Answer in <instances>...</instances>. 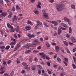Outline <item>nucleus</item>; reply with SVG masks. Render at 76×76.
<instances>
[{"mask_svg": "<svg viewBox=\"0 0 76 76\" xmlns=\"http://www.w3.org/2000/svg\"><path fill=\"white\" fill-rule=\"evenodd\" d=\"M64 8V6L62 4L57 5L56 8L57 11H61Z\"/></svg>", "mask_w": 76, "mask_h": 76, "instance_id": "nucleus-1", "label": "nucleus"}, {"mask_svg": "<svg viewBox=\"0 0 76 76\" xmlns=\"http://www.w3.org/2000/svg\"><path fill=\"white\" fill-rule=\"evenodd\" d=\"M39 55H40V56H42V58H44V59H45V58H46L47 60H50V57L48 56H47L46 57V55L44 53H39Z\"/></svg>", "mask_w": 76, "mask_h": 76, "instance_id": "nucleus-2", "label": "nucleus"}, {"mask_svg": "<svg viewBox=\"0 0 76 76\" xmlns=\"http://www.w3.org/2000/svg\"><path fill=\"white\" fill-rule=\"evenodd\" d=\"M46 21L47 22H50V23H53V24H54L55 25H58V23L57 22H56V21H48L47 20H46Z\"/></svg>", "mask_w": 76, "mask_h": 76, "instance_id": "nucleus-3", "label": "nucleus"}, {"mask_svg": "<svg viewBox=\"0 0 76 76\" xmlns=\"http://www.w3.org/2000/svg\"><path fill=\"white\" fill-rule=\"evenodd\" d=\"M22 65L25 66L24 68L25 69H28V65L25 62H23L22 63Z\"/></svg>", "mask_w": 76, "mask_h": 76, "instance_id": "nucleus-4", "label": "nucleus"}, {"mask_svg": "<svg viewBox=\"0 0 76 76\" xmlns=\"http://www.w3.org/2000/svg\"><path fill=\"white\" fill-rule=\"evenodd\" d=\"M43 16L46 19H48V13L46 12L43 13Z\"/></svg>", "mask_w": 76, "mask_h": 76, "instance_id": "nucleus-5", "label": "nucleus"}, {"mask_svg": "<svg viewBox=\"0 0 76 76\" xmlns=\"http://www.w3.org/2000/svg\"><path fill=\"white\" fill-rule=\"evenodd\" d=\"M12 22H15V20L16 21V20H17V18L16 17V15H15L14 17L12 18Z\"/></svg>", "mask_w": 76, "mask_h": 76, "instance_id": "nucleus-6", "label": "nucleus"}, {"mask_svg": "<svg viewBox=\"0 0 76 76\" xmlns=\"http://www.w3.org/2000/svg\"><path fill=\"white\" fill-rule=\"evenodd\" d=\"M7 15V13L6 12H3L1 14V17L2 16H3L4 18Z\"/></svg>", "mask_w": 76, "mask_h": 76, "instance_id": "nucleus-7", "label": "nucleus"}, {"mask_svg": "<svg viewBox=\"0 0 76 76\" xmlns=\"http://www.w3.org/2000/svg\"><path fill=\"white\" fill-rule=\"evenodd\" d=\"M26 46H28V47H26V48H28V49H29V47L31 46V45L30 44H28L27 43L25 45H24V47H26Z\"/></svg>", "mask_w": 76, "mask_h": 76, "instance_id": "nucleus-8", "label": "nucleus"}, {"mask_svg": "<svg viewBox=\"0 0 76 76\" xmlns=\"http://www.w3.org/2000/svg\"><path fill=\"white\" fill-rule=\"evenodd\" d=\"M7 26L8 28H11V29H12L13 28V27L12 26H11L10 24L8 23L7 24Z\"/></svg>", "mask_w": 76, "mask_h": 76, "instance_id": "nucleus-9", "label": "nucleus"}, {"mask_svg": "<svg viewBox=\"0 0 76 76\" xmlns=\"http://www.w3.org/2000/svg\"><path fill=\"white\" fill-rule=\"evenodd\" d=\"M27 36L29 38H33V37H35V35L34 34L31 35L30 34H28Z\"/></svg>", "mask_w": 76, "mask_h": 76, "instance_id": "nucleus-10", "label": "nucleus"}, {"mask_svg": "<svg viewBox=\"0 0 76 76\" xmlns=\"http://www.w3.org/2000/svg\"><path fill=\"white\" fill-rule=\"evenodd\" d=\"M26 30H30L31 29V26H27L25 27Z\"/></svg>", "mask_w": 76, "mask_h": 76, "instance_id": "nucleus-11", "label": "nucleus"}, {"mask_svg": "<svg viewBox=\"0 0 76 76\" xmlns=\"http://www.w3.org/2000/svg\"><path fill=\"white\" fill-rule=\"evenodd\" d=\"M64 20L65 21V22H69V21H70V20L67 17H64Z\"/></svg>", "mask_w": 76, "mask_h": 76, "instance_id": "nucleus-12", "label": "nucleus"}, {"mask_svg": "<svg viewBox=\"0 0 76 76\" xmlns=\"http://www.w3.org/2000/svg\"><path fill=\"white\" fill-rule=\"evenodd\" d=\"M72 41L73 43H75V42H76V39H75L74 37H72Z\"/></svg>", "mask_w": 76, "mask_h": 76, "instance_id": "nucleus-13", "label": "nucleus"}, {"mask_svg": "<svg viewBox=\"0 0 76 76\" xmlns=\"http://www.w3.org/2000/svg\"><path fill=\"white\" fill-rule=\"evenodd\" d=\"M33 12L36 15H39V12L37 10H35L33 11Z\"/></svg>", "mask_w": 76, "mask_h": 76, "instance_id": "nucleus-14", "label": "nucleus"}, {"mask_svg": "<svg viewBox=\"0 0 76 76\" xmlns=\"http://www.w3.org/2000/svg\"><path fill=\"white\" fill-rule=\"evenodd\" d=\"M15 31L16 32H19V26H17V28L15 29Z\"/></svg>", "mask_w": 76, "mask_h": 76, "instance_id": "nucleus-15", "label": "nucleus"}, {"mask_svg": "<svg viewBox=\"0 0 76 76\" xmlns=\"http://www.w3.org/2000/svg\"><path fill=\"white\" fill-rule=\"evenodd\" d=\"M61 25H62V26H64V27H65V28H68V26H67V25H66V24L65 23H61Z\"/></svg>", "mask_w": 76, "mask_h": 76, "instance_id": "nucleus-16", "label": "nucleus"}, {"mask_svg": "<svg viewBox=\"0 0 76 76\" xmlns=\"http://www.w3.org/2000/svg\"><path fill=\"white\" fill-rule=\"evenodd\" d=\"M41 3L40 2H39L38 3V4L37 6V7L38 8H41Z\"/></svg>", "mask_w": 76, "mask_h": 76, "instance_id": "nucleus-17", "label": "nucleus"}, {"mask_svg": "<svg viewBox=\"0 0 76 76\" xmlns=\"http://www.w3.org/2000/svg\"><path fill=\"white\" fill-rule=\"evenodd\" d=\"M61 32H62V30L60 29H59L58 31V34L60 35V34L61 33Z\"/></svg>", "mask_w": 76, "mask_h": 76, "instance_id": "nucleus-18", "label": "nucleus"}, {"mask_svg": "<svg viewBox=\"0 0 76 76\" xmlns=\"http://www.w3.org/2000/svg\"><path fill=\"white\" fill-rule=\"evenodd\" d=\"M33 43L35 44H39V42H38V40L37 39H36L33 42Z\"/></svg>", "mask_w": 76, "mask_h": 76, "instance_id": "nucleus-19", "label": "nucleus"}, {"mask_svg": "<svg viewBox=\"0 0 76 76\" xmlns=\"http://www.w3.org/2000/svg\"><path fill=\"white\" fill-rule=\"evenodd\" d=\"M36 22L37 23H38L37 25H42V23H41V22H40V21H39V20H37L36 21Z\"/></svg>", "mask_w": 76, "mask_h": 76, "instance_id": "nucleus-20", "label": "nucleus"}, {"mask_svg": "<svg viewBox=\"0 0 76 76\" xmlns=\"http://www.w3.org/2000/svg\"><path fill=\"white\" fill-rule=\"evenodd\" d=\"M55 49L56 51L58 52L59 51V47L58 46H56L55 47Z\"/></svg>", "mask_w": 76, "mask_h": 76, "instance_id": "nucleus-21", "label": "nucleus"}, {"mask_svg": "<svg viewBox=\"0 0 76 76\" xmlns=\"http://www.w3.org/2000/svg\"><path fill=\"white\" fill-rule=\"evenodd\" d=\"M45 45L46 47H47L48 48L50 47H51V46H50V45L49 44V43H48V42H46L45 43Z\"/></svg>", "mask_w": 76, "mask_h": 76, "instance_id": "nucleus-22", "label": "nucleus"}, {"mask_svg": "<svg viewBox=\"0 0 76 76\" xmlns=\"http://www.w3.org/2000/svg\"><path fill=\"white\" fill-rule=\"evenodd\" d=\"M71 7L73 9H75L76 8V7H75V5L72 4L71 6Z\"/></svg>", "mask_w": 76, "mask_h": 76, "instance_id": "nucleus-23", "label": "nucleus"}, {"mask_svg": "<svg viewBox=\"0 0 76 76\" xmlns=\"http://www.w3.org/2000/svg\"><path fill=\"white\" fill-rule=\"evenodd\" d=\"M66 72H61L60 74L61 76H64L65 75Z\"/></svg>", "mask_w": 76, "mask_h": 76, "instance_id": "nucleus-24", "label": "nucleus"}, {"mask_svg": "<svg viewBox=\"0 0 76 76\" xmlns=\"http://www.w3.org/2000/svg\"><path fill=\"white\" fill-rule=\"evenodd\" d=\"M28 24H29L31 25H32V22L30 20H28L27 22Z\"/></svg>", "mask_w": 76, "mask_h": 76, "instance_id": "nucleus-25", "label": "nucleus"}, {"mask_svg": "<svg viewBox=\"0 0 76 76\" xmlns=\"http://www.w3.org/2000/svg\"><path fill=\"white\" fill-rule=\"evenodd\" d=\"M15 44L16 42H11L10 44V45H15Z\"/></svg>", "mask_w": 76, "mask_h": 76, "instance_id": "nucleus-26", "label": "nucleus"}, {"mask_svg": "<svg viewBox=\"0 0 76 76\" xmlns=\"http://www.w3.org/2000/svg\"><path fill=\"white\" fill-rule=\"evenodd\" d=\"M63 42L64 44H65V45H66V46H68V43H67V42L66 41H63Z\"/></svg>", "mask_w": 76, "mask_h": 76, "instance_id": "nucleus-27", "label": "nucleus"}, {"mask_svg": "<svg viewBox=\"0 0 76 76\" xmlns=\"http://www.w3.org/2000/svg\"><path fill=\"white\" fill-rule=\"evenodd\" d=\"M11 41H14V42H16V39H13L12 37H11Z\"/></svg>", "mask_w": 76, "mask_h": 76, "instance_id": "nucleus-28", "label": "nucleus"}, {"mask_svg": "<svg viewBox=\"0 0 76 76\" xmlns=\"http://www.w3.org/2000/svg\"><path fill=\"white\" fill-rule=\"evenodd\" d=\"M31 50H28L27 51H26L25 52V54H27V53H31Z\"/></svg>", "mask_w": 76, "mask_h": 76, "instance_id": "nucleus-29", "label": "nucleus"}, {"mask_svg": "<svg viewBox=\"0 0 76 76\" xmlns=\"http://www.w3.org/2000/svg\"><path fill=\"white\" fill-rule=\"evenodd\" d=\"M9 48H10V46L7 45L6 46L5 49V50H9Z\"/></svg>", "mask_w": 76, "mask_h": 76, "instance_id": "nucleus-30", "label": "nucleus"}, {"mask_svg": "<svg viewBox=\"0 0 76 76\" xmlns=\"http://www.w3.org/2000/svg\"><path fill=\"white\" fill-rule=\"evenodd\" d=\"M20 59L19 58H18L17 60V64H19L20 63Z\"/></svg>", "mask_w": 76, "mask_h": 76, "instance_id": "nucleus-31", "label": "nucleus"}, {"mask_svg": "<svg viewBox=\"0 0 76 76\" xmlns=\"http://www.w3.org/2000/svg\"><path fill=\"white\" fill-rule=\"evenodd\" d=\"M72 28L71 27H69V32L70 34H71L72 33Z\"/></svg>", "mask_w": 76, "mask_h": 76, "instance_id": "nucleus-32", "label": "nucleus"}, {"mask_svg": "<svg viewBox=\"0 0 76 76\" xmlns=\"http://www.w3.org/2000/svg\"><path fill=\"white\" fill-rule=\"evenodd\" d=\"M59 28L60 29H62V30H63V31H64L66 30V28H63V27H61V26L59 27Z\"/></svg>", "mask_w": 76, "mask_h": 76, "instance_id": "nucleus-33", "label": "nucleus"}, {"mask_svg": "<svg viewBox=\"0 0 76 76\" xmlns=\"http://www.w3.org/2000/svg\"><path fill=\"white\" fill-rule=\"evenodd\" d=\"M39 26V24H37L36 26H35V29H37L38 28V27Z\"/></svg>", "mask_w": 76, "mask_h": 76, "instance_id": "nucleus-34", "label": "nucleus"}, {"mask_svg": "<svg viewBox=\"0 0 76 76\" xmlns=\"http://www.w3.org/2000/svg\"><path fill=\"white\" fill-rule=\"evenodd\" d=\"M33 44H31V46L32 47H35L36 45H37V44L36 43H34L33 42Z\"/></svg>", "mask_w": 76, "mask_h": 76, "instance_id": "nucleus-35", "label": "nucleus"}, {"mask_svg": "<svg viewBox=\"0 0 76 76\" xmlns=\"http://www.w3.org/2000/svg\"><path fill=\"white\" fill-rule=\"evenodd\" d=\"M7 5L8 6H10V4H11V3H10V2L9 1H7Z\"/></svg>", "mask_w": 76, "mask_h": 76, "instance_id": "nucleus-36", "label": "nucleus"}, {"mask_svg": "<svg viewBox=\"0 0 76 76\" xmlns=\"http://www.w3.org/2000/svg\"><path fill=\"white\" fill-rule=\"evenodd\" d=\"M41 69H39L38 71V74H39V75H41Z\"/></svg>", "mask_w": 76, "mask_h": 76, "instance_id": "nucleus-37", "label": "nucleus"}, {"mask_svg": "<svg viewBox=\"0 0 76 76\" xmlns=\"http://www.w3.org/2000/svg\"><path fill=\"white\" fill-rule=\"evenodd\" d=\"M66 50L67 53H70V51H69V49H68V48H66Z\"/></svg>", "mask_w": 76, "mask_h": 76, "instance_id": "nucleus-38", "label": "nucleus"}, {"mask_svg": "<svg viewBox=\"0 0 76 76\" xmlns=\"http://www.w3.org/2000/svg\"><path fill=\"white\" fill-rule=\"evenodd\" d=\"M36 69V66H35L34 67V66H32V70H35Z\"/></svg>", "mask_w": 76, "mask_h": 76, "instance_id": "nucleus-39", "label": "nucleus"}, {"mask_svg": "<svg viewBox=\"0 0 76 76\" xmlns=\"http://www.w3.org/2000/svg\"><path fill=\"white\" fill-rule=\"evenodd\" d=\"M57 60L59 63L61 62V59L60 58H57Z\"/></svg>", "mask_w": 76, "mask_h": 76, "instance_id": "nucleus-40", "label": "nucleus"}, {"mask_svg": "<svg viewBox=\"0 0 76 76\" xmlns=\"http://www.w3.org/2000/svg\"><path fill=\"white\" fill-rule=\"evenodd\" d=\"M37 67H39V68L40 69H39L41 70V69H42V66H41L40 65H37Z\"/></svg>", "mask_w": 76, "mask_h": 76, "instance_id": "nucleus-41", "label": "nucleus"}, {"mask_svg": "<svg viewBox=\"0 0 76 76\" xmlns=\"http://www.w3.org/2000/svg\"><path fill=\"white\" fill-rule=\"evenodd\" d=\"M64 60L66 63H68L69 61H68V59L67 58H64Z\"/></svg>", "mask_w": 76, "mask_h": 76, "instance_id": "nucleus-42", "label": "nucleus"}, {"mask_svg": "<svg viewBox=\"0 0 76 76\" xmlns=\"http://www.w3.org/2000/svg\"><path fill=\"white\" fill-rule=\"evenodd\" d=\"M44 25L46 26V27H48V25L47 24L45 23L44 22L43 23Z\"/></svg>", "mask_w": 76, "mask_h": 76, "instance_id": "nucleus-43", "label": "nucleus"}, {"mask_svg": "<svg viewBox=\"0 0 76 76\" xmlns=\"http://www.w3.org/2000/svg\"><path fill=\"white\" fill-rule=\"evenodd\" d=\"M4 69H5V68H4L3 66H1L0 69V70L1 71H2Z\"/></svg>", "mask_w": 76, "mask_h": 76, "instance_id": "nucleus-44", "label": "nucleus"}, {"mask_svg": "<svg viewBox=\"0 0 76 76\" xmlns=\"http://www.w3.org/2000/svg\"><path fill=\"white\" fill-rule=\"evenodd\" d=\"M40 41H41V42H43V41H44L43 38H42V37H41L40 38Z\"/></svg>", "mask_w": 76, "mask_h": 76, "instance_id": "nucleus-45", "label": "nucleus"}, {"mask_svg": "<svg viewBox=\"0 0 76 76\" xmlns=\"http://www.w3.org/2000/svg\"><path fill=\"white\" fill-rule=\"evenodd\" d=\"M20 43H19L18 44L16 47H17V48H19L20 47Z\"/></svg>", "mask_w": 76, "mask_h": 76, "instance_id": "nucleus-46", "label": "nucleus"}, {"mask_svg": "<svg viewBox=\"0 0 76 76\" xmlns=\"http://www.w3.org/2000/svg\"><path fill=\"white\" fill-rule=\"evenodd\" d=\"M16 9L19 10V9H20V7H19V6L17 5L16 6Z\"/></svg>", "mask_w": 76, "mask_h": 76, "instance_id": "nucleus-47", "label": "nucleus"}, {"mask_svg": "<svg viewBox=\"0 0 76 76\" xmlns=\"http://www.w3.org/2000/svg\"><path fill=\"white\" fill-rule=\"evenodd\" d=\"M4 48H5V46H0V49H4Z\"/></svg>", "mask_w": 76, "mask_h": 76, "instance_id": "nucleus-48", "label": "nucleus"}, {"mask_svg": "<svg viewBox=\"0 0 76 76\" xmlns=\"http://www.w3.org/2000/svg\"><path fill=\"white\" fill-rule=\"evenodd\" d=\"M18 49L19 48H18V47H16L14 49V51H17V50H18Z\"/></svg>", "mask_w": 76, "mask_h": 76, "instance_id": "nucleus-49", "label": "nucleus"}, {"mask_svg": "<svg viewBox=\"0 0 76 76\" xmlns=\"http://www.w3.org/2000/svg\"><path fill=\"white\" fill-rule=\"evenodd\" d=\"M72 66L73 68L74 69H75L76 68V66H75V64H72Z\"/></svg>", "mask_w": 76, "mask_h": 76, "instance_id": "nucleus-50", "label": "nucleus"}, {"mask_svg": "<svg viewBox=\"0 0 76 76\" xmlns=\"http://www.w3.org/2000/svg\"><path fill=\"white\" fill-rule=\"evenodd\" d=\"M12 12H15V8L14 7H12Z\"/></svg>", "mask_w": 76, "mask_h": 76, "instance_id": "nucleus-51", "label": "nucleus"}, {"mask_svg": "<svg viewBox=\"0 0 76 76\" xmlns=\"http://www.w3.org/2000/svg\"><path fill=\"white\" fill-rule=\"evenodd\" d=\"M12 13H11L10 14V15H9L8 17L9 18H11L12 17Z\"/></svg>", "mask_w": 76, "mask_h": 76, "instance_id": "nucleus-52", "label": "nucleus"}, {"mask_svg": "<svg viewBox=\"0 0 76 76\" xmlns=\"http://www.w3.org/2000/svg\"><path fill=\"white\" fill-rule=\"evenodd\" d=\"M76 51V48H74L73 50H72L73 52H75Z\"/></svg>", "mask_w": 76, "mask_h": 76, "instance_id": "nucleus-53", "label": "nucleus"}, {"mask_svg": "<svg viewBox=\"0 0 76 76\" xmlns=\"http://www.w3.org/2000/svg\"><path fill=\"white\" fill-rule=\"evenodd\" d=\"M11 60H9L7 62L8 64H10V63H11Z\"/></svg>", "mask_w": 76, "mask_h": 76, "instance_id": "nucleus-54", "label": "nucleus"}, {"mask_svg": "<svg viewBox=\"0 0 76 76\" xmlns=\"http://www.w3.org/2000/svg\"><path fill=\"white\" fill-rule=\"evenodd\" d=\"M3 64L4 65H5L6 64V62L4 60L3 62Z\"/></svg>", "mask_w": 76, "mask_h": 76, "instance_id": "nucleus-55", "label": "nucleus"}, {"mask_svg": "<svg viewBox=\"0 0 76 76\" xmlns=\"http://www.w3.org/2000/svg\"><path fill=\"white\" fill-rule=\"evenodd\" d=\"M68 24L69 25H72V23H71V22L70 21H69L67 22Z\"/></svg>", "mask_w": 76, "mask_h": 76, "instance_id": "nucleus-56", "label": "nucleus"}, {"mask_svg": "<svg viewBox=\"0 0 76 76\" xmlns=\"http://www.w3.org/2000/svg\"><path fill=\"white\" fill-rule=\"evenodd\" d=\"M47 70H48V73H49V75H50V74H51V71H50L49 70V69H48Z\"/></svg>", "mask_w": 76, "mask_h": 76, "instance_id": "nucleus-57", "label": "nucleus"}, {"mask_svg": "<svg viewBox=\"0 0 76 76\" xmlns=\"http://www.w3.org/2000/svg\"><path fill=\"white\" fill-rule=\"evenodd\" d=\"M47 64L48 66H50V63L48 62H47Z\"/></svg>", "mask_w": 76, "mask_h": 76, "instance_id": "nucleus-58", "label": "nucleus"}, {"mask_svg": "<svg viewBox=\"0 0 76 76\" xmlns=\"http://www.w3.org/2000/svg\"><path fill=\"white\" fill-rule=\"evenodd\" d=\"M66 37L69 38L70 37V35L69 34H67L66 35Z\"/></svg>", "mask_w": 76, "mask_h": 76, "instance_id": "nucleus-59", "label": "nucleus"}, {"mask_svg": "<svg viewBox=\"0 0 76 76\" xmlns=\"http://www.w3.org/2000/svg\"><path fill=\"white\" fill-rule=\"evenodd\" d=\"M63 63H64V64H65V66H67V63H66V62L64 61H63Z\"/></svg>", "mask_w": 76, "mask_h": 76, "instance_id": "nucleus-60", "label": "nucleus"}, {"mask_svg": "<svg viewBox=\"0 0 76 76\" xmlns=\"http://www.w3.org/2000/svg\"><path fill=\"white\" fill-rule=\"evenodd\" d=\"M25 73V70H23L21 71V73H22V74H24V73Z\"/></svg>", "mask_w": 76, "mask_h": 76, "instance_id": "nucleus-61", "label": "nucleus"}, {"mask_svg": "<svg viewBox=\"0 0 76 76\" xmlns=\"http://www.w3.org/2000/svg\"><path fill=\"white\" fill-rule=\"evenodd\" d=\"M35 1V0H31L30 1L31 3H34Z\"/></svg>", "mask_w": 76, "mask_h": 76, "instance_id": "nucleus-62", "label": "nucleus"}, {"mask_svg": "<svg viewBox=\"0 0 76 76\" xmlns=\"http://www.w3.org/2000/svg\"><path fill=\"white\" fill-rule=\"evenodd\" d=\"M4 72H5V71H1L0 72V74H3Z\"/></svg>", "mask_w": 76, "mask_h": 76, "instance_id": "nucleus-63", "label": "nucleus"}, {"mask_svg": "<svg viewBox=\"0 0 76 76\" xmlns=\"http://www.w3.org/2000/svg\"><path fill=\"white\" fill-rule=\"evenodd\" d=\"M34 61H36L37 62V61H38V59H37V58H34Z\"/></svg>", "mask_w": 76, "mask_h": 76, "instance_id": "nucleus-64", "label": "nucleus"}]
</instances>
